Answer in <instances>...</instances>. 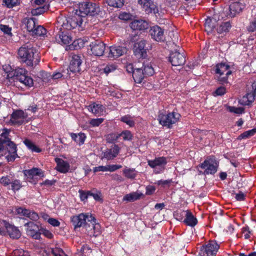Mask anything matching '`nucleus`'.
<instances>
[{"mask_svg":"<svg viewBox=\"0 0 256 256\" xmlns=\"http://www.w3.org/2000/svg\"><path fill=\"white\" fill-rule=\"evenodd\" d=\"M82 60L80 56L78 54H74L72 57L69 66V69L73 73L79 72L80 70Z\"/></svg>","mask_w":256,"mask_h":256,"instance_id":"nucleus-20","label":"nucleus"},{"mask_svg":"<svg viewBox=\"0 0 256 256\" xmlns=\"http://www.w3.org/2000/svg\"><path fill=\"white\" fill-rule=\"evenodd\" d=\"M78 143L80 146L83 144L86 138V136L84 133L80 132L78 134Z\"/></svg>","mask_w":256,"mask_h":256,"instance_id":"nucleus-61","label":"nucleus"},{"mask_svg":"<svg viewBox=\"0 0 256 256\" xmlns=\"http://www.w3.org/2000/svg\"><path fill=\"white\" fill-rule=\"evenodd\" d=\"M84 42L82 39H78L72 42V46L74 49H80L84 46Z\"/></svg>","mask_w":256,"mask_h":256,"instance_id":"nucleus-56","label":"nucleus"},{"mask_svg":"<svg viewBox=\"0 0 256 256\" xmlns=\"http://www.w3.org/2000/svg\"><path fill=\"white\" fill-rule=\"evenodd\" d=\"M22 172L26 178V180L33 184H36L38 178L44 177V171L38 168L33 167L30 169L24 170Z\"/></svg>","mask_w":256,"mask_h":256,"instance_id":"nucleus-6","label":"nucleus"},{"mask_svg":"<svg viewBox=\"0 0 256 256\" xmlns=\"http://www.w3.org/2000/svg\"><path fill=\"white\" fill-rule=\"evenodd\" d=\"M180 116L179 113L173 111L167 114H160L158 116V120L159 123L163 126L171 128L172 125L179 120Z\"/></svg>","mask_w":256,"mask_h":256,"instance_id":"nucleus-4","label":"nucleus"},{"mask_svg":"<svg viewBox=\"0 0 256 256\" xmlns=\"http://www.w3.org/2000/svg\"><path fill=\"white\" fill-rule=\"evenodd\" d=\"M130 26L134 30H143L148 28V24L144 20H135L130 23Z\"/></svg>","mask_w":256,"mask_h":256,"instance_id":"nucleus-28","label":"nucleus"},{"mask_svg":"<svg viewBox=\"0 0 256 256\" xmlns=\"http://www.w3.org/2000/svg\"><path fill=\"white\" fill-rule=\"evenodd\" d=\"M214 96H223L226 93V88L224 86H220L214 91Z\"/></svg>","mask_w":256,"mask_h":256,"instance_id":"nucleus-60","label":"nucleus"},{"mask_svg":"<svg viewBox=\"0 0 256 256\" xmlns=\"http://www.w3.org/2000/svg\"><path fill=\"white\" fill-rule=\"evenodd\" d=\"M88 110L96 116H100L102 114L104 107L102 104L92 102L86 106Z\"/></svg>","mask_w":256,"mask_h":256,"instance_id":"nucleus-30","label":"nucleus"},{"mask_svg":"<svg viewBox=\"0 0 256 256\" xmlns=\"http://www.w3.org/2000/svg\"><path fill=\"white\" fill-rule=\"evenodd\" d=\"M1 224L5 227L10 238L13 239H18L20 238L21 233L17 227L10 224L6 220H2Z\"/></svg>","mask_w":256,"mask_h":256,"instance_id":"nucleus-16","label":"nucleus"},{"mask_svg":"<svg viewBox=\"0 0 256 256\" xmlns=\"http://www.w3.org/2000/svg\"><path fill=\"white\" fill-rule=\"evenodd\" d=\"M216 20L214 18L208 17L206 20L204 26L205 30L208 34L211 33L216 28Z\"/></svg>","mask_w":256,"mask_h":256,"instance_id":"nucleus-32","label":"nucleus"},{"mask_svg":"<svg viewBox=\"0 0 256 256\" xmlns=\"http://www.w3.org/2000/svg\"><path fill=\"white\" fill-rule=\"evenodd\" d=\"M183 222L186 225L193 228L198 224V221L192 213L190 210H187L186 216Z\"/></svg>","mask_w":256,"mask_h":256,"instance_id":"nucleus-31","label":"nucleus"},{"mask_svg":"<svg viewBox=\"0 0 256 256\" xmlns=\"http://www.w3.org/2000/svg\"><path fill=\"white\" fill-rule=\"evenodd\" d=\"M41 232V234H42L44 236H45L46 237L49 239H52L54 237L53 234L48 230L42 229Z\"/></svg>","mask_w":256,"mask_h":256,"instance_id":"nucleus-63","label":"nucleus"},{"mask_svg":"<svg viewBox=\"0 0 256 256\" xmlns=\"http://www.w3.org/2000/svg\"><path fill=\"white\" fill-rule=\"evenodd\" d=\"M120 120L124 123H126L130 127H133L135 125L134 121L132 120V117L129 114L122 116L120 118Z\"/></svg>","mask_w":256,"mask_h":256,"instance_id":"nucleus-42","label":"nucleus"},{"mask_svg":"<svg viewBox=\"0 0 256 256\" xmlns=\"http://www.w3.org/2000/svg\"><path fill=\"white\" fill-rule=\"evenodd\" d=\"M10 132V130L6 128L2 130V132L0 135V152L4 150V155L7 161L13 162L18 156L17 154L16 145L11 140Z\"/></svg>","mask_w":256,"mask_h":256,"instance_id":"nucleus-1","label":"nucleus"},{"mask_svg":"<svg viewBox=\"0 0 256 256\" xmlns=\"http://www.w3.org/2000/svg\"><path fill=\"white\" fill-rule=\"evenodd\" d=\"M121 168H122V166L118 165V164H112V165L110 164V165L106 166V168L108 169L107 171H109V172H114L116 170H118Z\"/></svg>","mask_w":256,"mask_h":256,"instance_id":"nucleus-62","label":"nucleus"},{"mask_svg":"<svg viewBox=\"0 0 256 256\" xmlns=\"http://www.w3.org/2000/svg\"><path fill=\"white\" fill-rule=\"evenodd\" d=\"M84 215L86 216V221L88 222H90L94 228L95 227V225L96 224V218L91 214L88 213L84 214Z\"/></svg>","mask_w":256,"mask_h":256,"instance_id":"nucleus-49","label":"nucleus"},{"mask_svg":"<svg viewBox=\"0 0 256 256\" xmlns=\"http://www.w3.org/2000/svg\"><path fill=\"white\" fill-rule=\"evenodd\" d=\"M256 133V128H252V130L246 131L240 134L238 137V140L246 139L250 136H254Z\"/></svg>","mask_w":256,"mask_h":256,"instance_id":"nucleus-44","label":"nucleus"},{"mask_svg":"<svg viewBox=\"0 0 256 256\" xmlns=\"http://www.w3.org/2000/svg\"><path fill=\"white\" fill-rule=\"evenodd\" d=\"M13 76L24 86L31 87L33 86V79L28 76V71L24 68H18L14 72Z\"/></svg>","mask_w":256,"mask_h":256,"instance_id":"nucleus-7","label":"nucleus"},{"mask_svg":"<svg viewBox=\"0 0 256 256\" xmlns=\"http://www.w3.org/2000/svg\"><path fill=\"white\" fill-rule=\"evenodd\" d=\"M56 164V170L60 173L66 174L70 170V166L67 161H65L62 159L56 158L54 159Z\"/></svg>","mask_w":256,"mask_h":256,"instance_id":"nucleus-25","label":"nucleus"},{"mask_svg":"<svg viewBox=\"0 0 256 256\" xmlns=\"http://www.w3.org/2000/svg\"><path fill=\"white\" fill-rule=\"evenodd\" d=\"M116 68V66L114 64H108L104 68V72L106 74H108L114 71Z\"/></svg>","mask_w":256,"mask_h":256,"instance_id":"nucleus-58","label":"nucleus"},{"mask_svg":"<svg viewBox=\"0 0 256 256\" xmlns=\"http://www.w3.org/2000/svg\"><path fill=\"white\" fill-rule=\"evenodd\" d=\"M18 54L20 62L28 66L33 67L34 65H37L40 60L36 49L30 44H26L20 47Z\"/></svg>","mask_w":256,"mask_h":256,"instance_id":"nucleus-2","label":"nucleus"},{"mask_svg":"<svg viewBox=\"0 0 256 256\" xmlns=\"http://www.w3.org/2000/svg\"><path fill=\"white\" fill-rule=\"evenodd\" d=\"M220 246L216 240H210L200 247L198 256H216Z\"/></svg>","mask_w":256,"mask_h":256,"instance_id":"nucleus-8","label":"nucleus"},{"mask_svg":"<svg viewBox=\"0 0 256 256\" xmlns=\"http://www.w3.org/2000/svg\"><path fill=\"white\" fill-rule=\"evenodd\" d=\"M142 196V193L138 192H132L128 194H126L122 198L123 201L126 202H134L140 200Z\"/></svg>","mask_w":256,"mask_h":256,"instance_id":"nucleus-34","label":"nucleus"},{"mask_svg":"<svg viewBox=\"0 0 256 256\" xmlns=\"http://www.w3.org/2000/svg\"><path fill=\"white\" fill-rule=\"evenodd\" d=\"M105 2L110 7L121 8L124 5V0H105Z\"/></svg>","mask_w":256,"mask_h":256,"instance_id":"nucleus-40","label":"nucleus"},{"mask_svg":"<svg viewBox=\"0 0 256 256\" xmlns=\"http://www.w3.org/2000/svg\"><path fill=\"white\" fill-rule=\"evenodd\" d=\"M126 52V49L125 47L114 44L108 47L106 52L107 54V57L109 58L116 59L122 56Z\"/></svg>","mask_w":256,"mask_h":256,"instance_id":"nucleus-13","label":"nucleus"},{"mask_svg":"<svg viewBox=\"0 0 256 256\" xmlns=\"http://www.w3.org/2000/svg\"><path fill=\"white\" fill-rule=\"evenodd\" d=\"M122 172L126 178L131 180L134 179L137 175V172L132 168H126L123 170Z\"/></svg>","mask_w":256,"mask_h":256,"instance_id":"nucleus-39","label":"nucleus"},{"mask_svg":"<svg viewBox=\"0 0 256 256\" xmlns=\"http://www.w3.org/2000/svg\"><path fill=\"white\" fill-rule=\"evenodd\" d=\"M16 214L20 216H27L29 210L22 207H15Z\"/></svg>","mask_w":256,"mask_h":256,"instance_id":"nucleus-51","label":"nucleus"},{"mask_svg":"<svg viewBox=\"0 0 256 256\" xmlns=\"http://www.w3.org/2000/svg\"><path fill=\"white\" fill-rule=\"evenodd\" d=\"M12 177L10 176H2L0 178V184L4 186H7L12 182Z\"/></svg>","mask_w":256,"mask_h":256,"instance_id":"nucleus-48","label":"nucleus"},{"mask_svg":"<svg viewBox=\"0 0 256 256\" xmlns=\"http://www.w3.org/2000/svg\"><path fill=\"white\" fill-rule=\"evenodd\" d=\"M219 166L218 162L214 156H208L205 160L198 168H200L204 170V172L198 170L200 174L204 175L214 174L218 171Z\"/></svg>","mask_w":256,"mask_h":256,"instance_id":"nucleus-3","label":"nucleus"},{"mask_svg":"<svg viewBox=\"0 0 256 256\" xmlns=\"http://www.w3.org/2000/svg\"><path fill=\"white\" fill-rule=\"evenodd\" d=\"M146 41L140 40L134 42V53L137 58H144L147 56L148 48H146Z\"/></svg>","mask_w":256,"mask_h":256,"instance_id":"nucleus-11","label":"nucleus"},{"mask_svg":"<svg viewBox=\"0 0 256 256\" xmlns=\"http://www.w3.org/2000/svg\"><path fill=\"white\" fill-rule=\"evenodd\" d=\"M104 120L103 118H92L89 120V124L92 126H98Z\"/></svg>","mask_w":256,"mask_h":256,"instance_id":"nucleus-52","label":"nucleus"},{"mask_svg":"<svg viewBox=\"0 0 256 256\" xmlns=\"http://www.w3.org/2000/svg\"><path fill=\"white\" fill-rule=\"evenodd\" d=\"M186 212L187 210H180L175 212L174 215L176 220L183 222L186 216Z\"/></svg>","mask_w":256,"mask_h":256,"instance_id":"nucleus-43","label":"nucleus"},{"mask_svg":"<svg viewBox=\"0 0 256 256\" xmlns=\"http://www.w3.org/2000/svg\"><path fill=\"white\" fill-rule=\"evenodd\" d=\"M26 118L24 112L23 110H19L13 112L10 116V122L13 124L21 125L24 120H22Z\"/></svg>","mask_w":256,"mask_h":256,"instance_id":"nucleus-24","label":"nucleus"},{"mask_svg":"<svg viewBox=\"0 0 256 256\" xmlns=\"http://www.w3.org/2000/svg\"><path fill=\"white\" fill-rule=\"evenodd\" d=\"M86 217L84 215V213L73 216L70 218V222L75 230L78 228L86 226Z\"/></svg>","mask_w":256,"mask_h":256,"instance_id":"nucleus-22","label":"nucleus"},{"mask_svg":"<svg viewBox=\"0 0 256 256\" xmlns=\"http://www.w3.org/2000/svg\"><path fill=\"white\" fill-rule=\"evenodd\" d=\"M243 6L239 2L232 3L228 7V11L227 12V16L232 18L239 14L242 10Z\"/></svg>","mask_w":256,"mask_h":256,"instance_id":"nucleus-23","label":"nucleus"},{"mask_svg":"<svg viewBox=\"0 0 256 256\" xmlns=\"http://www.w3.org/2000/svg\"><path fill=\"white\" fill-rule=\"evenodd\" d=\"M26 217L29 218L31 220L34 221L38 220L39 218V216L36 212L34 211H31L30 210H28Z\"/></svg>","mask_w":256,"mask_h":256,"instance_id":"nucleus-59","label":"nucleus"},{"mask_svg":"<svg viewBox=\"0 0 256 256\" xmlns=\"http://www.w3.org/2000/svg\"><path fill=\"white\" fill-rule=\"evenodd\" d=\"M138 3L146 14H156L158 12V8L152 0H138Z\"/></svg>","mask_w":256,"mask_h":256,"instance_id":"nucleus-15","label":"nucleus"},{"mask_svg":"<svg viewBox=\"0 0 256 256\" xmlns=\"http://www.w3.org/2000/svg\"><path fill=\"white\" fill-rule=\"evenodd\" d=\"M232 28V24L230 21L223 22L220 26L216 28V31L218 34L226 33L229 32Z\"/></svg>","mask_w":256,"mask_h":256,"instance_id":"nucleus-37","label":"nucleus"},{"mask_svg":"<svg viewBox=\"0 0 256 256\" xmlns=\"http://www.w3.org/2000/svg\"><path fill=\"white\" fill-rule=\"evenodd\" d=\"M256 96V94H254L252 90L248 92L240 100L239 102L242 106H250L254 102Z\"/></svg>","mask_w":256,"mask_h":256,"instance_id":"nucleus-27","label":"nucleus"},{"mask_svg":"<svg viewBox=\"0 0 256 256\" xmlns=\"http://www.w3.org/2000/svg\"><path fill=\"white\" fill-rule=\"evenodd\" d=\"M51 252L54 256H67L64 250L60 248H52Z\"/></svg>","mask_w":256,"mask_h":256,"instance_id":"nucleus-53","label":"nucleus"},{"mask_svg":"<svg viewBox=\"0 0 256 256\" xmlns=\"http://www.w3.org/2000/svg\"><path fill=\"white\" fill-rule=\"evenodd\" d=\"M112 138V141L108 140L109 142H113L118 140L120 136L122 137L124 140L131 141L133 138V135L131 132L128 130H124L121 133L117 134H112L110 135Z\"/></svg>","mask_w":256,"mask_h":256,"instance_id":"nucleus-26","label":"nucleus"},{"mask_svg":"<svg viewBox=\"0 0 256 256\" xmlns=\"http://www.w3.org/2000/svg\"><path fill=\"white\" fill-rule=\"evenodd\" d=\"M228 110L230 112L236 114H242L244 112V108L240 107L229 106Z\"/></svg>","mask_w":256,"mask_h":256,"instance_id":"nucleus-57","label":"nucleus"},{"mask_svg":"<svg viewBox=\"0 0 256 256\" xmlns=\"http://www.w3.org/2000/svg\"><path fill=\"white\" fill-rule=\"evenodd\" d=\"M149 34L152 38L156 42H162L164 40V29L156 25L150 27Z\"/></svg>","mask_w":256,"mask_h":256,"instance_id":"nucleus-17","label":"nucleus"},{"mask_svg":"<svg viewBox=\"0 0 256 256\" xmlns=\"http://www.w3.org/2000/svg\"><path fill=\"white\" fill-rule=\"evenodd\" d=\"M0 30L4 32V34L10 36H12V28L8 26L0 24Z\"/></svg>","mask_w":256,"mask_h":256,"instance_id":"nucleus-54","label":"nucleus"},{"mask_svg":"<svg viewBox=\"0 0 256 256\" xmlns=\"http://www.w3.org/2000/svg\"><path fill=\"white\" fill-rule=\"evenodd\" d=\"M120 150V148L118 145L114 144L110 148H108L105 152H103L102 158L107 160H112L116 157Z\"/></svg>","mask_w":256,"mask_h":256,"instance_id":"nucleus-21","label":"nucleus"},{"mask_svg":"<svg viewBox=\"0 0 256 256\" xmlns=\"http://www.w3.org/2000/svg\"><path fill=\"white\" fill-rule=\"evenodd\" d=\"M146 195H151L155 192L156 188L154 186L149 185L146 187Z\"/></svg>","mask_w":256,"mask_h":256,"instance_id":"nucleus-64","label":"nucleus"},{"mask_svg":"<svg viewBox=\"0 0 256 256\" xmlns=\"http://www.w3.org/2000/svg\"><path fill=\"white\" fill-rule=\"evenodd\" d=\"M80 14L82 15L95 16L98 14L100 8L98 5L92 2H86L80 4L79 6Z\"/></svg>","mask_w":256,"mask_h":256,"instance_id":"nucleus-9","label":"nucleus"},{"mask_svg":"<svg viewBox=\"0 0 256 256\" xmlns=\"http://www.w3.org/2000/svg\"><path fill=\"white\" fill-rule=\"evenodd\" d=\"M167 163V158L164 156L156 157L154 160H148V164L151 168H159L158 170H154V172L156 174L162 172L165 169V166Z\"/></svg>","mask_w":256,"mask_h":256,"instance_id":"nucleus-10","label":"nucleus"},{"mask_svg":"<svg viewBox=\"0 0 256 256\" xmlns=\"http://www.w3.org/2000/svg\"><path fill=\"white\" fill-rule=\"evenodd\" d=\"M215 72L219 74L218 80L220 84H224L228 83V76L232 74L228 64L224 62L216 64Z\"/></svg>","mask_w":256,"mask_h":256,"instance_id":"nucleus-5","label":"nucleus"},{"mask_svg":"<svg viewBox=\"0 0 256 256\" xmlns=\"http://www.w3.org/2000/svg\"><path fill=\"white\" fill-rule=\"evenodd\" d=\"M14 256H30L28 251L24 250L22 249H16L14 250Z\"/></svg>","mask_w":256,"mask_h":256,"instance_id":"nucleus-55","label":"nucleus"},{"mask_svg":"<svg viewBox=\"0 0 256 256\" xmlns=\"http://www.w3.org/2000/svg\"><path fill=\"white\" fill-rule=\"evenodd\" d=\"M25 226L28 227L27 233L28 235L36 240L40 238L41 232H40L38 226L32 222H28L24 224Z\"/></svg>","mask_w":256,"mask_h":256,"instance_id":"nucleus-18","label":"nucleus"},{"mask_svg":"<svg viewBox=\"0 0 256 256\" xmlns=\"http://www.w3.org/2000/svg\"><path fill=\"white\" fill-rule=\"evenodd\" d=\"M146 77L152 76L154 74V70L151 64H145L144 62L141 68Z\"/></svg>","mask_w":256,"mask_h":256,"instance_id":"nucleus-38","label":"nucleus"},{"mask_svg":"<svg viewBox=\"0 0 256 256\" xmlns=\"http://www.w3.org/2000/svg\"><path fill=\"white\" fill-rule=\"evenodd\" d=\"M22 22L27 30L31 34L36 26L37 20L34 18H24Z\"/></svg>","mask_w":256,"mask_h":256,"instance_id":"nucleus-29","label":"nucleus"},{"mask_svg":"<svg viewBox=\"0 0 256 256\" xmlns=\"http://www.w3.org/2000/svg\"><path fill=\"white\" fill-rule=\"evenodd\" d=\"M49 8L48 4H44L42 6L32 9L31 13L32 16H39L46 12L49 9Z\"/></svg>","mask_w":256,"mask_h":256,"instance_id":"nucleus-41","label":"nucleus"},{"mask_svg":"<svg viewBox=\"0 0 256 256\" xmlns=\"http://www.w3.org/2000/svg\"><path fill=\"white\" fill-rule=\"evenodd\" d=\"M132 78L135 82L138 84L141 83L146 76L142 70V68H138L135 69V72H134Z\"/></svg>","mask_w":256,"mask_h":256,"instance_id":"nucleus-33","label":"nucleus"},{"mask_svg":"<svg viewBox=\"0 0 256 256\" xmlns=\"http://www.w3.org/2000/svg\"><path fill=\"white\" fill-rule=\"evenodd\" d=\"M11 184V190L14 192L20 190L22 187V184L20 180L17 179H12Z\"/></svg>","mask_w":256,"mask_h":256,"instance_id":"nucleus-46","label":"nucleus"},{"mask_svg":"<svg viewBox=\"0 0 256 256\" xmlns=\"http://www.w3.org/2000/svg\"><path fill=\"white\" fill-rule=\"evenodd\" d=\"M168 61L172 66H182L186 62V56L184 53L177 50L172 52L168 57Z\"/></svg>","mask_w":256,"mask_h":256,"instance_id":"nucleus-12","label":"nucleus"},{"mask_svg":"<svg viewBox=\"0 0 256 256\" xmlns=\"http://www.w3.org/2000/svg\"><path fill=\"white\" fill-rule=\"evenodd\" d=\"M77 12L78 10L74 15L71 16L66 20L68 25L67 28H74L77 26H81L83 22L82 18L84 16L81 15L80 14H77Z\"/></svg>","mask_w":256,"mask_h":256,"instance_id":"nucleus-19","label":"nucleus"},{"mask_svg":"<svg viewBox=\"0 0 256 256\" xmlns=\"http://www.w3.org/2000/svg\"><path fill=\"white\" fill-rule=\"evenodd\" d=\"M78 194H80V198L82 201L85 202L87 200L88 197L90 196V191L89 190H78Z\"/></svg>","mask_w":256,"mask_h":256,"instance_id":"nucleus-50","label":"nucleus"},{"mask_svg":"<svg viewBox=\"0 0 256 256\" xmlns=\"http://www.w3.org/2000/svg\"><path fill=\"white\" fill-rule=\"evenodd\" d=\"M90 50L95 56H100L104 55L106 50L105 44L100 40H95L90 44Z\"/></svg>","mask_w":256,"mask_h":256,"instance_id":"nucleus-14","label":"nucleus"},{"mask_svg":"<svg viewBox=\"0 0 256 256\" xmlns=\"http://www.w3.org/2000/svg\"><path fill=\"white\" fill-rule=\"evenodd\" d=\"M3 2L7 8H10L20 5V0H3Z\"/></svg>","mask_w":256,"mask_h":256,"instance_id":"nucleus-47","label":"nucleus"},{"mask_svg":"<svg viewBox=\"0 0 256 256\" xmlns=\"http://www.w3.org/2000/svg\"><path fill=\"white\" fill-rule=\"evenodd\" d=\"M58 38L60 40L57 38L56 40H58L59 42H60L62 44H69L72 40L71 36L64 34V32H62V34H59Z\"/></svg>","mask_w":256,"mask_h":256,"instance_id":"nucleus-45","label":"nucleus"},{"mask_svg":"<svg viewBox=\"0 0 256 256\" xmlns=\"http://www.w3.org/2000/svg\"><path fill=\"white\" fill-rule=\"evenodd\" d=\"M24 144L28 148L31 150L32 152L39 153L42 152V149L38 146L34 144L32 140L28 139H26L24 141Z\"/></svg>","mask_w":256,"mask_h":256,"instance_id":"nucleus-35","label":"nucleus"},{"mask_svg":"<svg viewBox=\"0 0 256 256\" xmlns=\"http://www.w3.org/2000/svg\"><path fill=\"white\" fill-rule=\"evenodd\" d=\"M47 33L46 30L42 26L36 25L30 34L32 36H44Z\"/></svg>","mask_w":256,"mask_h":256,"instance_id":"nucleus-36","label":"nucleus"}]
</instances>
